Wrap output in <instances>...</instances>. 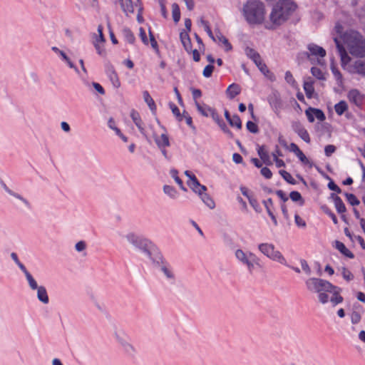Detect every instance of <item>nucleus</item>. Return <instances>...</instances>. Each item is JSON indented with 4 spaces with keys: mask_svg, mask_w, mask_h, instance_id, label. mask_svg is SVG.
Wrapping results in <instances>:
<instances>
[{
    "mask_svg": "<svg viewBox=\"0 0 365 365\" xmlns=\"http://www.w3.org/2000/svg\"><path fill=\"white\" fill-rule=\"evenodd\" d=\"M110 79L111 81L113 86L115 88H118L120 86V82L119 81L118 75L114 71H113L110 74Z\"/></svg>",
    "mask_w": 365,
    "mask_h": 365,
    "instance_id": "37998d69",
    "label": "nucleus"
},
{
    "mask_svg": "<svg viewBox=\"0 0 365 365\" xmlns=\"http://www.w3.org/2000/svg\"><path fill=\"white\" fill-rule=\"evenodd\" d=\"M331 197L334 200V206L337 212L339 213H344L346 211V207L341 199L335 194H331Z\"/></svg>",
    "mask_w": 365,
    "mask_h": 365,
    "instance_id": "b1692460",
    "label": "nucleus"
},
{
    "mask_svg": "<svg viewBox=\"0 0 365 365\" xmlns=\"http://www.w3.org/2000/svg\"><path fill=\"white\" fill-rule=\"evenodd\" d=\"M246 127L247 130L252 133H257L258 132V127L254 122L248 121L247 123Z\"/></svg>",
    "mask_w": 365,
    "mask_h": 365,
    "instance_id": "5fc2aeb1",
    "label": "nucleus"
},
{
    "mask_svg": "<svg viewBox=\"0 0 365 365\" xmlns=\"http://www.w3.org/2000/svg\"><path fill=\"white\" fill-rule=\"evenodd\" d=\"M305 114L308 120L311 123H313L315 118L320 121H323L325 119L324 113L317 108H309L305 110Z\"/></svg>",
    "mask_w": 365,
    "mask_h": 365,
    "instance_id": "dca6fc26",
    "label": "nucleus"
},
{
    "mask_svg": "<svg viewBox=\"0 0 365 365\" xmlns=\"http://www.w3.org/2000/svg\"><path fill=\"white\" fill-rule=\"evenodd\" d=\"M307 289L311 292L318 293V299L320 303L325 304L329 302L328 291H331L334 284L327 280L312 277L305 282Z\"/></svg>",
    "mask_w": 365,
    "mask_h": 365,
    "instance_id": "20e7f679",
    "label": "nucleus"
},
{
    "mask_svg": "<svg viewBox=\"0 0 365 365\" xmlns=\"http://www.w3.org/2000/svg\"><path fill=\"white\" fill-rule=\"evenodd\" d=\"M218 125L223 130V132L226 133L230 138H232L233 135L232 132L229 130V128L223 121L218 124Z\"/></svg>",
    "mask_w": 365,
    "mask_h": 365,
    "instance_id": "338daca9",
    "label": "nucleus"
},
{
    "mask_svg": "<svg viewBox=\"0 0 365 365\" xmlns=\"http://www.w3.org/2000/svg\"><path fill=\"white\" fill-rule=\"evenodd\" d=\"M257 153L264 163H265L267 165H272V161L271 160L270 155H269L268 152L267 151L264 145L257 147Z\"/></svg>",
    "mask_w": 365,
    "mask_h": 365,
    "instance_id": "412c9836",
    "label": "nucleus"
},
{
    "mask_svg": "<svg viewBox=\"0 0 365 365\" xmlns=\"http://www.w3.org/2000/svg\"><path fill=\"white\" fill-rule=\"evenodd\" d=\"M87 247V245L85 241H78L76 245H75V249L78 252H83L86 250Z\"/></svg>",
    "mask_w": 365,
    "mask_h": 365,
    "instance_id": "603ef678",
    "label": "nucleus"
},
{
    "mask_svg": "<svg viewBox=\"0 0 365 365\" xmlns=\"http://www.w3.org/2000/svg\"><path fill=\"white\" fill-rule=\"evenodd\" d=\"M113 336L121 347L122 350L129 356L135 355L137 351L135 346L130 342L125 332L121 329H115Z\"/></svg>",
    "mask_w": 365,
    "mask_h": 365,
    "instance_id": "1a4fd4ad",
    "label": "nucleus"
},
{
    "mask_svg": "<svg viewBox=\"0 0 365 365\" xmlns=\"http://www.w3.org/2000/svg\"><path fill=\"white\" fill-rule=\"evenodd\" d=\"M341 292V289L335 285H334L331 291H328V293L331 294V297L330 298L329 297V301H330L334 307L341 303L344 300L343 297L340 294Z\"/></svg>",
    "mask_w": 365,
    "mask_h": 365,
    "instance_id": "f3484780",
    "label": "nucleus"
},
{
    "mask_svg": "<svg viewBox=\"0 0 365 365\" xmlns=\"http://www.w3.org/2000/svg\"><path fill=\"white\" fill-rule=\"evenodd\" d=\"M123 11L126 16H130L134 13V5L132 0H123L120 3Z\"/></svg>",
    "mask_w": 365,
    "mask_h": 365,
    "instance_id": "4be33fe9",
    "label": "nucleus"
},
{
    "mask_svg": "<svg viewBox=\"0 0 365 365\" xmlns=\"http://www.w3.org/2000/svg\"><path fill=\"white\" fill-rule=\"evenodd\" d=\"M322 208L324 210V212L331 218V220L334 224L338 223L336 217L328 207H327L326 206H324Z\"/></svg>",
    "mask_w": 365,
    "mask_h": 365,
    "instance_id": "bf43d9fd",
    "label": "nucleus"
},
{
    "mask_svg": "<svg viewBox=\"0 0 365 365\" xmlns=\"http://www.w3.org/2000/svg\"><path fill=\"white\" fill-rule=\"evenodd\" d=\"M130 117L135 124V125L138 127L140 132L143 134H144V128L143 127V123L140 119L139 113L135 110H132L130 113Z\"/></svg>",
    "mask_w": 365,
    "mask_h": 365,
    "instance_id": "bb28decb",
    "label": "nucleus"
},
{
    "mask_svg": "<svg viewBox=\"0 0 365 365\" xmlns=\"http://www.w3.org/2000/svg\"><path fill=\"white\" fill-rule=\"evenodd\" d=\"M294 222L299 228H305L307 227L305 220L298 214L294 215Z\"/></svg>",
    "mask_w": 365,
    "mask_h": 365,
    "instance_id": "49530a36",
    "label": "nucleus"
},
{
    "mask_svg": "<svg viewBox=\"0 0 365 365\" xmlns=\"http://www.w3.org/2000/svg\"><path fill=\"white\" fill-rule=\"evenodd\" d=\"M331 72L334 76V78H336V80L339 83H342V75L341 73L339 72V71L335 67V66L334 65H331Z\"/></svg>",
    "mask_w": 365,
    "mask_h": 365,
    "instance_id": "09e8293b",
    "label": "nucleus"
},
{
    "mask_svg": "<svg viewBox=\"0 0 365 365\" xmlns=\"http://www.w3.org/2000/svg\"><path fill=\"white\" fill-rule=\"evenodd\" d=\"M348 109V105L346 101H341L334 106L335 112L341 115Z\"/></svg>",
    "mask_w": 365,
    "mask_h": 365,
    "instance_id": "72a5a7b5",
    "label": "nucleus"
},
{
    "mask_svg": "<svg viewBox=\"0 0 365 365\" xmlns=\"http://www.w3.org/2000/svg\"><path fill=\"white\" fill-rule=\"evenodd\" d=\"M284 78L287 83L290 84L292 86H295L296 81L290 71H287L285 73Z\"/></svg>",
    "mask_w": 365,
    "mask_h": 365,
    "instance_id": "6e6d98bb",
    "label": "nucleus"
},
{
    "mask_svg": "<svg viewBox=\"0 0 365 365\" xmlns=\"http://www.w3.org/2000/svg\"><path fill=\"white\" fill-rule=\"evenodd\" d=\"M245 53L246 56L254 63L261 58L259 53L257 51L249 46L245 48Z\"/></svg>",
    "mask_w": 365,
    "mask_h": 365,
    "instance_id": "c85d7f7f",
    "label": "nucleus"
},
{
    "mask_svg": "<svg viewBox=\"0 0 365 365\" xmlns=\"http://www.w3.org/2000/svg\"><path fill=\"white\" fill-rule=\"evenodd\" d=\"M296 156L299 158V160L304 164H309V159L306 157V155L303 153L302 150L298 153Z\"/></svg>",
    "mask_w": 365,
    "mask_h": 365,
    "instance_id": "0e129e2a",
    "label": "nucleus"
},
{
    "mask_svg": "<svg viewBox=\"0 0 365 365\" xmlns=\"http://www.w3.org/2000/svg\"><path fill=\"white\" fill-rule=\"evenodd\" d=\"M172 16H173V21L175 23H178L180 21V11L179 6L176 3H174L172 4Z\"/></svg>",
    "mask_w": 365,
    "mask_h": 365,
    "instance_id": "c9c22d12",
    "label": "nucleus"
},
{
    "mask_svg": "<svg viewBox=\"0 0 365 365\" xmlns=\"http://www.w3.org/2000/svg\"><path fill=\"white\" fill-rule=\"evenodd\" d=\"M289 197L291 200L294 202L300 201V205H302L304 204V200H302V197L301 194L297 191H292L289 194Z\"/></svg>",
    "mask_w": 365,
    "mask_h": 365,
    "instance_id": "c03bdc74",
    "label": "nucleus"
},
{
    "mask_svg": "<svg viewBox=\"0 0 365 365\" xmlns=\"http://www.w3.org/2000/svg\"><path fill=\"white\" fill-rule=\"evenodd\" d=\"M303 88L305 91L307 97L308 98H312L314 96V81L310 77L304 79Z\"/></svg>",
    "mask_w": 365,
    "mask_h": 365,
    "instance_id": "aec40b11",
    "label": "nucleus"
},
{
    "mask_svg": "<svg viewBox=\"0 0 365 365\" xmlns=\"http://www.w3.org/2000/svg\"><path fill=\"white\" fill-rule=\"evenodd\" d=\"M334 42L341 58L343 52L355 58H365V38L359 32L347 31L339 39L334 38Z\"/></svg>",
    "mask_w": 365,
    "mask_h": 365,
    "instance_id": "f257e3e1",
    "label": "nucleus"
},
{
    "mask_svg": "<svg viewBox=\"0 0 365 365\" xmlns=\"http://www.w3.org/2000/svg\"><path fill=\"white\" fill-rule=\"evenodd\" d=\"M260 173L267 179H270L272 176V171L267 167L262 168Z\"/></svg>",
    "mask_w": 365,
    "mask_h": 365,
    "instance_id": "e2e57ef3",
    "label": "nucleus"
},
{
    "mask_svg": "<svg viewBox=\"0 0 365 365\" xmlns=\"http://www.w3.org/2000/svg\"><path fill=\"white\" fill-rule=\"evenodd\" d=\"M361 314L360 312L356 310H353L351 314V321L353 324H358L361 320Z\"/></svg>",
    "mask_w": 365,
    "mask_h": 365,
    "instance_id": "8fccbe9b",
    "label": "nucleus"
},
{
    "mask_svg": "<svg viewBox=\"0 0 365 365\" xmlns=\"http://www.w3.org/2000/svg\"><path fill=\"white\" fill-rule=\"evenodd\" d=\"M215 39L217 40L218 42L222 43L224 45L226 51L231 50V44L229 43L228 40L220 33L217 34Z\"/></svg>",
    "mask_w": 365,
    "mask_h": 365,
    "instance_id": "e433bc0d",
    "label": "nucleus"
},
{
    "mask_svg": "<svg viewBox=\"0 0 365 365\" xmlns=\"http://www.w3.org/2000/svg\"><path fill=\"white\" fill-rule=\"evenodd\" d=\"M341 65L344 70L350 73H356L365 76V59L364 58L353 61L350 56L343 52Z\"/></svg>",
    "mask_w": 365,
    "mask_h": 365,
    "instance_id": "0eeeda50",
    "label": "nucleus"
},
{
    "mask_svg": "<svg viewBox=\"0 0 365 365\" xmlns=\"http://www.w3.org/2000/svg\"><path fill=\"white\" fill-rule=\"evenodd\" d=\"M170 176L175 180V182L179 185L180 188L183 190L186 191V188L183 185L182 181L181 179L178 177V172L173 169L170 171Z\"/></svg>",
    "mask_w": 365,
    "mask_h": 365,
    "instance_id": "f704fd0d",
    "label": "nucleus"
},
{
    "mask_svg": "<svg viewBox=\"0 0 365 365\" xmlns=\"http://www.w3.org/2000/svg\"><path fill=\"white\" fill-rule=\"evenodd\" d=\"M243 14L250 24H260L265 17V7L259 0H249L243 7Z\"/></svg>",
    "mask_w": 365,
    "mask_h": 365,
    "instance_id": "7ed1b4c3",
    "label": "nucleus"
},
{
    "mask_svg": "<svg viewBox=\"0 0 365 365\" xmlns=\"http://www.w3.org/2000/svg\"><path fill=\"white\" fill-rule=\"evenodd\" d=\"M279 174L289 183H291V184L295 183V181H294L293 177L288 172L282 170H279Z\"/></svg>",
    "mask_w": 365,
    "mask_h": 365,
    "instance_id": "de8ad7c7",
    "label": "nucleus"
},
{
    "mask_svg": "<svg viewBox=\"0 0 365 365\" xmlns=\"http://www.w3.org/2000/svg\"><path fill=\"white\" fill-rule=\"evenodd\" d=\"M26 279L28 282L29 286L31 289L32 290H36L39 288L40 286H38L37 282L36 279L33 277L31 273L29 274H26Z\"/></svg>",
    "mask_w": 365,
    "mask_h": 365,
    "instance_id": "ea45409f",
    "label": "nucleus"
},
{
    "mask_svg": "<svg viewBox=\"0 0 365 365\" xmlns=\"http://www.w3.org/2000/svg\"><path fill=\"white\" fill-rule=\"evenodd\" d=\"M170 108L173 115L178 118V120H182V116L180 115L179 108L173 103L170 104Z\"/></svg>",
    "mask_w": 365,
    "mask_h": 365,
    "instance_id": "13d9d810",
    "label": "nucleus"
},
{
    "mask_svg": "<svg viewBox=\"0 0 365 365\" xmlns=\"http://www.w3.org/2000/svg\"><path fill=\"white\" fill-rule=\"evenodd\" d=\"M335 248L338 250L344 256L353 259L354 257V254L346 248L344 243L339 241H335Z\"/></svg>",
    "mask_w": 365,
    "mask_h": 365,
    "instance_id": "5701e85b",
    "label": "nucleus"
},
{
    "mask_svg": "<svg viewBox=\"0 0 365 365\" xmlns=\"http://www.w3.org/2000/svg\"><path fill=\"white\" fill-rule=\"evenodd\" d=\"M163 190V192L170 199L175 200L177 199L179 196L178 192L175 190V187L170 185H164Z\"/></svg>",
    "mask_w": 365,
    "mask_h": 365,
    "instance_id": "c756f323",
    "label": "nucleus"
},
{
    "mask_svg": "<svg viewBox=\"0 0 365 365\" xmlns=\"http://www.w3.org/2000/svg\"><path fill=\"white\" fill-rule=\"evenodd\" d=\"M241 88L239 85L232 83L230 85L226 91V93L229 98L232 99L240 94Z\"/></svg>",
    "mask_w": 365,
    "mask_h": 365,
    "instance_id": "393cba45",
    "label": "nucleus"
},
{
    "mask_svg": "<svg viewBox=\"0 0 365 365\" xmlns=\"http://www.w3.org/2000/svg\"><path fill=\"white\" fill-rule=\"evenodd\" d=\"M123 35L125 40L127 42H128L130 43H134L135 36H134L133 34L132 33V31L129 29H127V28L123 29Z\"/></svg>",
    "mask_w": 365,
    "mask_h": 365,
    "instance_id": "4c0bfd02",
    "label": "nucleus"
},
{
    "mask_svg": "<svg viewBox=\"0 0 365 365\" xmlns=\"http://www.w3.org/2000/svg\"><path fill=\"white\" fill-rule=\"evenodd\" d=\"M255 64L257 66V68H259V70L266 76H268V74L270 73L268 68L267 67V66L265 65V63H263L262 58H260L259 59H258V61H257L256 62H255Z\"/></svg>",
    "mask_w": 365,
    "mask_h": 365,
    "instance_id": "58836bf2",
    "label": "nucleus"
},
{
    "mask_svg": "<svg viewBox=\"0 0 365 365\" xmlns=\"http://www.w3.org/2000/svg\"><path fill=\"white\" fill-rule=\"evenodd\" d=\"M213 70H214V66L211 64H209L204 68L203 71H202V75L205 78H209L211 76V75L213 72Z\"/></svg>",
    "mask_w": 365,
    "mask_h": 365,
    "instance_id": "864d4df0",
    "label": "nucleus"
},
{
    "mask_svg": "<svg viewBox=\"0 0 365 365\" xmlns=\"http://www.w3.org/2000/svg\"><path fill=\"white\" fill-rule=\"evenodd\" d=\"M95 307L101 312H103L105 311V307L104 306L101 304L96 298H95L93 296H91V297Z\"/></svg>",
    "mask_w": 365,
    "mask_h": 365,
    "instance_id": "69168bd1",
    "label": "nucleus"
},
{
    "mask_svg": "<svg viewBox=\"0 0 365 365\" xmlns=\"http://www.w3.org/2000/svg\"><path fill=\"white\" fill-rule=\"evenodd\" d=\"M37 290V298L44 304H47L49 302L48 296L46 288L40 286Z\"/></svg>",
    "mask_w": 365,
    "mask_h": 365,
    "instance_id": "a878e982",
    "label": "nucleus"
},
{
    "mask_svg": "<svg viewBox=\"0 0 365 365\" xmlns=\"http://www.w3.org/2000/svg\"><path fill=\"white\" fill-rule=\"evenodd\" d=\"M300 264L302 267V269L305 273L308 275L311 274V269L307 263V262L305 259H301L300 260Z\"/></svg>",
    "mask_w": 365,
    "mask_h": 365,
    "instance_id": "052dcab7",
    "label": "nucleus"
},
{
    "mask_svg": "<svg viewBox=\"0 0 365 365\" xmlns=\"http://www.w3.org/2000/svg\"><path fill=\"white\" fill-rule=\"evenodd\" d=\"M141 252L148 258L150 264L155 267H157L165 259L161 252L152 241L150 245H148Z\"/></svg>",
    "mask_w": 365,
    "mask_h": 365,
    "instance_id": "9d476101",
    "label": "nucleus"
},
{
    "mask_svg": "<svg viewBox=\"0 0 365 365\" xmlns=\"http://www.w3.org/2000/svg\"><path fill=\"white\" fill-rule=\"evenodd\" d=\"M345 196L348 202L352 205H358L359 204V201L357 200L356 196L351 193H346Z\"/></svg>",
    "mask_w": 365,
    "mask_h": 365,
    "instance_id": "3c124183",
    "label": "nucleus"
},
{
    "mask_svg": "<svg viewBox=\"0 0 365 365\" xmlns=\"http://www.w3.org/2000/svg\"><path fill=\"white\" fill-rule=\"evenodd\" d=\"M108 126L111 129L113 130L115 134H120V129H118L116 125H115V120H113V118H109L108 121Z\"/></svg>",
    "mask_w": 365,
    "mask_h": 365,
    "instance_id": "4d7b16f0",
    "label": "nucleus"
},
{
    "mask_svg": "<svg viewBox=\"0 0 365 365\" xmlns=\"http://www.w3.org/2000/svg\"><path fill=\"white\" fill-rule=\"evenodd\" d=\"M235 257L240 263L246 266L249 272H252L255 266L260 267L259 258L251 252L237 249L235 251Z\"/></svg>",
    "mask_w": 365,
    "mask_h": 365,
    "instance_id": "6e6552de",
    "label": "nucleus"
},
{
    "mask_svg": "<svg viewBox=\"0 0 365 365\" xmlns=\"http://www.w3.org/2000/svg\"><path fill=\"white\" fill-rule=\"evenodd\" d=\"M139 36L141 38L142 41L144 44L148 45V40L146 37V34L145 30L143 28L139 29Z\"/></svg>",
    "mask_w": 365,
    "mask_h": 365,
    "instance_id": "774afa93",
    "label": "nucleus"
},
{
    "mask_svg": "<svg viewBox=\"0 0 365 365\" xmlns=\"http://www.w3.org/2000/svg\"><path fill=\"white\" fill-rule=\"evenodd\" d=\"M182 43L187 51H191V42L187 33H180Z\"/></svg>",
    "mask_w": 365,
    "mask_h": 365,
    "instance_id": "473e14b6",
    "label": "nucleus"
},
{
    "mask_svg": "<svg viewBox=\"0 0 365 365\" xmlns=\"http://www.w3.org/2000/svg\"><path fill=\"white\" fill-rule=\"evenodd\" d=\"M312 74L319 80H324L325 76L324 72L319 68L312 67L311 68Z\"/></svg>",
    "mask_w": 365,
    "mask_h": 365,
    "instance_id": "79ce46f5",
    "label": "nucleus"
},
{
    "mask_svg": "<svg viewBox=\"0 0 365 365\" xmlns=\"http://www.w3.org/2000/svg\"><path fill=\"white\" fill-rule=\"evenodd\" d=\"M258 250L261 254L273 262L284 266H288L287 261L282 253L278 250L274 244L269 242H262L257 245Z\"/></svg>",
    "mask_w": 365,
    "mask_h": 365,
    "instance_id": "423d86ee",
    "label": "nucleus"
},
{
    "mask_svg": "<svg viewBox=\"0 0 365 365\" xmlns=\"http://www.w3.org/2000/svg\"><path fill=\"white\" fill-rule=\"evenodd\" d=\"M296 9V5L290 0L277 1L269 14V20L265 22V28L275 29L285 23Z\"/></svg>",
    "mask_w": 365,
    "mask_h": 365,
    "instance_id": "f03ea898",
    "label": "nucleus"
},
{
    "mask_svg": "<svg viewBox=\"0 0 365 365\" xmlns=\"http://www.w3.org/2000/svg\"><path fill=\"white\" fill-rule=\"evenodd\" d=\"M51 49L61 58V60L65 62L69 68L74 69L76 73H79L78 68L64 51L60 50L56 46H53Z\"/></svg>",
    "mask_w": 365,
    "mask_h": 365,
    "instance_id": "6ab92c4d",
    "label": "nucleus"
},
{
    "mask_svg": "<svg viewBox=\"0 0 365 365\" xmlns=\"http://www.w3.org/2000/svg\"><path fill=\"white\" fill-rule=\"evenodd\" d=\"M229 123L231 126L235 127L237 129H241L242 128V122L240 117L237 115H234L230 118Z\"/></svg>",
    "mask_w": 365,
    "mask_h": 365,
    "instance_id": "a19ab883",
    "label": "nucleus"
},
{
    "mask_svg": "<svg viewBox=\"0 0 365 365\" xmlns=\"http://www.w3.org/2000/svg\"><path fill=\"white\" fill-rule=\"evenodd\" d=\"M347 98L351 103L356 106H361L364 101V95L356 89H352L349 91Z\"/></svg>",
    "mask_w": 365,
    "mask_h": 365,
    "instance_id": "2eb2a0df",
    "label": "nucleus"
},
{
    "mask_svg": "<svg viewBox=\"0 0 365 365\" xmlns=\"http://www.w3.org/2000/svg\"><path fill=\"white\" fill-rule=\"evenodd\" d=\"M297 135L306 143H310V137L305 128H302L298 130Z\"/></svg>",
    "mask_w": 365,
    "mask_h": 365,
    "instance_id": "a18cd8bd",
    "label": "nucleus"
},
{
    "mask_svg": "<svg viewBox=\"0 0 365 365\" xmlns=\"http://www.w3.org/2000/svg\"><path fill=\"white\" fill-rule=\"evenodd\" d=\"M185 175L187 178V184L189 187L200 197L206 206L211 210L214 209L215 203L212 198L206 192L207 187L201 185L195 175L191 172L185 170Z\"/></svg>",
    "mask_w": 365,
    "mask_h": 365,
    "instance_id": "39448f33",
    "label": "nucleus"
},
{
    "mask_svg": "<svg viewBox=\"0 0 365 365\" xmlns=\"http://www.w3.org/2000/svg\"><path fill=\"white\" fill-rule=\"evenodd\" d=\"M143 97L144 101L147 103V105L148 106L149 108L152 111L155 110V109H156L155 103L153 99L152 98V97L150 96V95L149 94V93L147 91H143Z\"/></svg>",
    "mask_w": 365,
    "mask_h": 365,
    "instance_id": "7c9ffc66",
    "label": "nucleus"
},
{
    "mask_svg": "<svg viewBox=\"0 0 365 365\" xmlns=\"http://www.w3.org/2000/svg\"><path fill=\"white\" fill-rule=\"evenodd\" d=\"M162 128L164 130V131L160 135H158L156 133L153 134L154 140L158 148L169 147L170 144L168 135L164 128Z\"/></svg>",
    "mask_w": 365,
    "mask_h": 365,
    "instance_id": "a211bd4d",
    "label": "nucleus"
},
{
    "mask_svg": "<svg viewBox=\"0 0 365 365\" xmlns=\"http://www.w3.org/2000/svg\"><path fill=\"white\" fill-rule=\"evenodd\" d=\"M342 277L346 281L350 282L354 279V276L352 272L345 267H341L338 269Z\"/></svg>",
    "mask_w": 365,
    "mask_h": 365,
    "instance_id": "2f4dec72",
    "label": "nucleus"
},
{
    "mask_svg": "<svg viewBox=\"0 0 365 365\" xmlns=\"http://www.w3.org/2000/svg\"><path fill=\"white\" fill-rule=\"evenodd\" d=\"M164 277L168 281L175 280V273L172 265L165 259L158 267Z\"/></svg>",
    "mask_w": 365,
    "mask_h": 365,
    "instance_id": "ddd939ff",
    "label": "nucleus"
},
{
    "mask_svg": "<svg viewBox=\"0 0 365 365\" xmlns=\"http://www.w3.org/2000/svg\"><path fill=\"white\" fill-rule=\"evenodd\" d=\"M195 106L197 109V110L203 115V116H205V117H208L211 114V112H212V110L214 109H212V108H210V106L205 105V104H203V105H201L197 101H195Z\"/></svg>",
    "mask_w": 365,
    "mask_h": 365,
    "instance_id": "cd10ccee",
    "label": "nucleus"
},
{
    "mask_svg": "<svg viewBox=\"0 0 365 365\" xmlns=\"http://www.w3.org/2000/svg\"><path fill=\"white\" fill-rule=\"evenodd\" d=\"M125 240L132 245L135 250L140 252L150 245L151 240L149 239L139 236L134 232H128L124 236Z\"/></svg>",
    "mask_w": 365,
    "mask_h": 365,
    "instance_id": "9b49d317",
    "label": "nucleus"
},
{
    "mask_svg": "<svg viewBox=\"0 0 365 365\" xmlns=\"http://www.w3.org/2000/svg\"><path fill=\"white\" fill-rule=\"evenodd\" d=\"M336 150V147L333 145H328L324 148V153L327 157L331 156Z\"/></svg>",
    "mask_w": 365,
    "mask_h": 365,
    "instance_id": "680f3d73",
    "label": "nucleus"
},
{
    "mask_svg": "<svg viewBox=\"0 0 365 365\" xmlns=\"http://www.w3.org/2000/svg\"><path fill=\"white\" fill-rule=\"evenodd\" d=\"M10 196L15 200L14 205L21 210H30L31 208V202L21 195L14 192Z\"/></svg>",
    "mask_w": 365,
    "mask_h": 365,
    "instance_id": "4468645a",
    "label": "nucleus"
},
{
    "mask_svg": "<svg viewBox=\"0 0 365 365\" xmlns=\"http://www.w3.org/2000/svg\"><path fill=\"white\" fill-rule=\"evenodd\" d=\"M307 57L312 63H323V58L326 56V51L321 46L314 43L308 45Z\"/></svg>",
    "mask_w": 365,
    "mask_h": 365,
    "instance_id": "f8f14e48",
    "label": "nucleus"
}]
</instances>
